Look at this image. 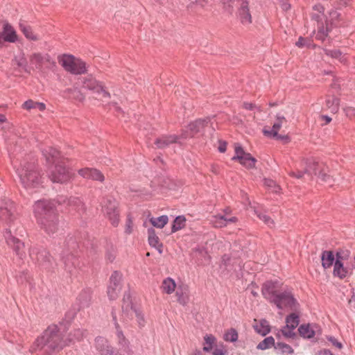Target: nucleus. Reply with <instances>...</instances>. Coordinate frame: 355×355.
<instances>
[{
  "label": "nucleus",
  "instance_id": "1",
  "mask_svg": "<svg viewBox=\"0 0 355 355\" xmlns=\"http://www.w3.org/2000/svg\"><path fill=\"white\" fill-rule=\"evenodd\" d=\"M69 345L67 339L56 324L49 325L30 347V352L40 355H53Z\"/></svg>",
  "mask_w": 355,
  "mask_h": 355
},
{
  "label": "nucleus",
  "instance_id": "2",
  "mask_svg": "<svg viewBox=\"0 0 355 355\" xmlns=\"http://www.w3.org/2000/svg\"><path fill=\"white\" fill-rule=\"evenodd\" d=\"M33 212L37 223L46 234L52 235L58 230V213L53 201L37 200L33 206Z\"/></svg>",
  "mask_w": 355,
  "mask_h": 355
},
{
  "label": "nucleus",
  "instance_id": "3",
  "mask_svg": "<svg viewBox=\"0 0 355 355\" xmlns=\"http://www.w3.org/2000/svg\"><path fill=\"white\" fill-rule=\"evenodd\" d=\"M42 155L49 164L48 176L53 182L64 183L71 178L69 170L65 167L60 152L54 148L48 146L42 150Z\"/></svg>",
  "mask_w": 355,
  "mask_h": 355
},
{
  "label": "nucleus",
  "instance_id": "4",
  "mask_svg": "<svg viewBox=\"0 0 355 355\" xmlns=\"http://www.w3.org/2000/svg\"><path fill=\"white\" fill-rule=\"evenodd\" d=\"M16 173L20 183L28 191L38 188L42 184L41 171L34 161H22L17 168Z\"/></svg>",
  "mask_w": 355,
  "mask_h": 355
},
{
  "label": "nucleus",
  "instance_id": "5",
  "mask_svg": "<svg viewBox=\"0 0 355 355\" xmlns=\"http://www.w3.org/2000/svg\"><path fill=\"white\" fill-rule=\"evenodd\" d=\"M78 248L79 244L76 239L73 236H68L65 239L60 256L64 263V269L70 276L76 275L80 268L78 258L73 253Z\"/></svg>",
  "mask_w": 355,
  "mask_h": 355
},
{
  "label": "nucleus",
  "instance_id": "6",
  "mask_svg": "<svg viewBox=\"0 0 355 355\" xmlns=\"http://www.w3.org/2000/svg\"><path fill=\"white\" fill-rule=\"evenodd\" d=\"M29 257L40 269L51 270L56 266L53 258L45 248L34 245L28 249Z\"/></svg>",
  "mask_w": 355,
  "mask_h": 355
},
{
  "label": "nucleus",
  "instance_id": "7",
  "mask_svg": "<svg viewBox=\"0 0 355 355\" xmlns=\"http://www.w3.org/2000/svg\"><path fill=\"white\" fill-rule=\"evenodd\" d=\"M3 236L7 245L12 250L19 263H24V260L26 257L25 243L12 234L11 227L6 230Z\"/></svg>",
  "mask_w": 355,
  "mask_h": 355
},
{
  "label": "nucleus",
  "instance_id": "8",
  "mask_svg": "<svg viewBox=\"0 0 355 355\" xmlns=\"http://www.w3.org/2000/svg\"><path fill=\"white\" fill-rule=\"evenodd\" d=\"M272 304L278 309H288L291 311H297L300 306L291 291L288 288L284 289L273 301Z\"/></svg>",
  "mask_w": 355,
  "mask_h": 355
},
{
  "label": "nucleus",
  "instance_id": "9",
  "mask_svg": "<svg viewBox=\"0 0 355 355\" xmlns=\"http://www.w3.org/2000/svg\"><path fill=\"white\" fill-rule=\"evenodd\" d=\"M59 63L67 71L73 74H82L86 71L85 63L76 59L71 55H64L59 58Z\"/></svg>",
  "mask_w": 355,
  "mask_h": 355
},
{
  "label": "nucleus",
  "instance_id": "10",
  "mask_svg": "<svg viewBox=\"0 0 355 355\" xmlns=\"http://www.w3.org/2000/svg\"><path fill=\"white\" fill-rule=\"evenodd\" d=\"M102 210L108 218L113 226H117L119 222L118 202L112 196L104 198L102 202Z\"/></svg>",
  "mask_w": 355,
  "mask_h": 355
},
{
  "label": "nucleus",
  "instance_id": "11",
  "mask_svg": "<svg viewBox=\"0 0 355 355\" xmlns=\"http://www.w3.org/2000/svg\"><path fill=\"white\" fill-rule=\"evenodd\" d=\"M17 219L15 205L6 198H0V220L10 225Z\"/></svg>",
  "mask_w": 355,
  "mask_h": 355
},
{
  "label": "nucleus",
  "instance_id": "12",
  "mask_svg": "<svg viewBox=\"0 0 355 355\" xmlns=\"http://www.w3.org/2000/svg\"><path fill=\"white\" fill-rule=\"evenodd\" d=\"M283 290L280 282L270 280L262 285L261 294L266 300L272 303Z\"/></svg>",
  "mask_w": 355,
  "mask_h": 355
},
{
  "label": "nucleus",
  "instance_id": "13",
  "mask_svg": "<svg viewBox=\"0 0 355 355\" xmlns=\"http://www.w3.org/2000/svg\"><path fill=\"white\" fill-rule=\"evenodd\" d=\"M232 6L238 8L237 18L243 24H250L252 22V17L247 0H230Z\"/></svg>",
  "mask_w": 355,
  "mask_h": 355
},
{
  "label": "nucleus",
  "instance_id": "14",
  "mask_svg": "<svg viewBox=\"0 0 355 355\" xmlns=\"http://www.w3.org/2000/svg\"><path fill=\"white\" fill-rule=\"evenodd\" d=\"M122 275L118 271H114L110 277V284L107 287V296L110 300H114L118 297L121 289Z\"/></svg>",
  "mask_w": 355,
  "mask_h": 355
},
{
  "label": "nucleus",
  "instance_id": "15",
  "mask_svg": "<svg viewBox=\"0 0 355 355\" xmlns=\"http://www.w3.org/2000/svg\"><path fill=\"white\" fill-rule=\"evenodd\" d=\"M111 314L116 329V334L118 339V345H119L121 349H123L125 352H126L128 354H130L132 353V350L130 348V343L128 340L126 339V338L125 337L123 331L121 330L117 322L116 315L114 309H112Z\"/></svg>",
  "mask_w": 355,
  "mask_h": 355
},
{
  "label": "nucleus",
  "instance_id": "16",
  "mask_svg": "<svg viewBox=\"0 0 355 355\" xmlns=\"http://www.w3.org/2000/svg\"><path fill=\"white\" fill-rule=\"evenodd\" d=\"M83 87L89 90H92L97 94H102L104 98H110V94L107 92L101 83L96 81L92 76H88L84 78L83 80Z\"/></svg>",
  "mask_w": 355,
  "mask_h": 355
},
{
  "label": "nucleus",
  "instance_id": "17",
  "mask_svg": "<svg viewBox=\"0 0 355 355\" xmlns=\"http://www.w3.org/2000/svg\"><path fill=\"white\" fill-rule=\"evenodd\" d=\"M210 122L209 118L206 119H200L198 120H196L195 121H193L190 123L188 125V129L189 132V133H182L181 135V137L183 139H187L189 137H193L195 135H196L198 132H200L203 130V129L208 125V123Z\"/></svg>",
  "mask_w": 355,
  "mask_h": 355
},
{
  "label": "nucleus",
  "instance_id": "18",
  "mask_svg": "<svg viewBox=\"0 0 355 355\" xmlns=\"http://www.w3.org/2000/svg\"><path fill=\"white\" fill-rule=\"evenodd\" d=\"M95 347L101 355H121L114 351L106 338L101 336L96 338Z\"/></svg>",
  "mask_w": 355,
  "mask_h": 355
},
{
  "label": "nucleus",
  "instance_id": "19",
  "mask_svg": "<svg viewBox=\"0 0 355 355\" xmlns=\"http://www.w3.org/2000/svg\"><path fill=\"white\" fill-rule=\"evenodd\" d=\"M130 299V294L125 293L123 296V304L122 306L123 314H125V312H127L128 313V311H130L131 314L134 313L135 315V317L137 318V322H138L139 327H144V322H145L144 318L143 315L139 311H138L137 310H136L135 309L133 308V306H132Z\"/></svg>",
  "mask_w": 355,
  "mask_h": 355
},
{
  "label": "nucleus",
  "instance_id": "20",
  "mask_svg": "<svg viewBox=\"0 0 355 355\" xmlns=\"http://www.w3.org/2000/svg\"><path fill=\"white\" fill-rule=\"evenodd\" d=\"M92 302V291L91 288L82 290L77 297V303L80 309L88 308Z\"/></svg>",
  "mask_w": 355,
  "mask_h": 355
},
{
  "label": "nucleus",
  "instance_id": "21",
  "mask_svg": "<svg viewBox=\"0 0 355 355\" xmlns=\"http://www.w3.org/2000/svg\"><path fill=\"white\" fill-rule=\"evenodd\" d=\"M78 173L80 176H82L84 178L91 179L93 180L103 182L105 179L103 173L100 171H98L96 168H82L78 171Z\"/></svg>",
  "mask_w": 355,
  "mask_h": 355
},
{
  "label": "nucleus",
  "instance_id": "22",
  "mask_svg": "<svg viewBox=\"0 0 355 355\" xmlns=\"http://www.w3.org/2000/svg\"><path fill=\"white\" fill-rule=\"evenodd\" d=\"M59 203L67 204V206L71 207L73 209L77 211L80 214L84 213L85 211V206L82 200L77 197H70L69 198H62L58 201Z\"/></svg>",
  "mask_w": 355,
  "mask_h": 355
},
{
  "label": "nucleus",
  "instance_id": "23",
  "mask_svg": "<svg viewBox=\"0 0 355 355\" xmlns=\"http://www.w3.org/2000/svg\"><path fill=\"white\" fill-rule=\"evenodd\" d=\"M2 40L5 42H15L17 40V35L14 28L7 21H3L2 32Z\"/></svg>",
  "mask_w": 355,
  "mask_h": 355
},
{
  "label": "nucleus",
  "instance_id": "24",
  "mask_svg": "<svg viewBox=\"0 0 355 355\" xmlns=\"http://www.w3.org/2000/svg\"><path fill=\"white\" fill-rule=\"evenodd\" d=\"M287 120L286 118L278 114L276 116V121L274 123L272 128L271 130H263V134L264 135L272 137V135H277L278 131L280 130L282 126L283 125L284 123H286Z\"/></svg>",
  "mask_w": 355,
  "mask_h": 355
},
{
  "label": "nucleus",
  "instance_id": "25",
  "mask_svg": "<svg viewBox=\"0 0 355 355\" xmlns=\"http://www.w3.org/2000/svg\"><path fill=\"white\" fill-rule=\"evenodd\" d=\"M351 274L350 269L345 266L344 263L335 261L334 265L333 275L334 277L343 279Z\"/></svg>",
  "mask_w": 355,
  "mask_h": 355
},
{
  "label": "nucleus",
  "instance_id": "26",
  "mask_svg": "<svg viewBox=\"0 0 355 355\" xmlns=\"http://www.w3.org/2000/svg\"><path fill=\"white\" fill-rule=\"evenodd\" d=\"M148 241L151 247L157 249L159 253L162 252L163 245L159 242V239L153 228L148 229Z\"/></svg>",
  "mask_w": 355,
  "mask_h": 355
},
{
  "label": "nucleus",
  "instance_id": "27",
  "mask_svg": "<svg viewBox=\"0 0 355 355\" xmlns=\"http://www.w3.org/2000/svg\"><path fill=\"white\" fill-rule=\"evenodd\" d=\"M179 137L177 135H164L156 139L155 144L159 148H164L171 144L178 142Z\"/></svg>",
  "mask_w": 355,
  "mask_h": 355
},
{
  "label": "nucleus",
  "instance_id": "28",
  "mask_svg": "<svg viewBox=\"0 0 355 355\" xmlns=\"http://www.w3.org/2000/svg\"><path fill=\"white\" fill-rule=\"evenodd\" d=\"M322 266L324 269L331 268L334 265L336 258L335 254L331 250H324L321 254Z\"/></svg>",
  "mask_w": 355,
  "mask_h": 355
},
{
  "label": "nucleus",
  "instance_id": "29",
  "mask_svg": "<svg viewBox=\"0 0 355 355\" xmlns=\"http://www.w3.org/2000/svg\"><path fill=\"white\" fill-rule=\"evenodd\" d=\"M44 60L49 62L50 60V56L47 54L43 56L40 53H33L30 56V62L32 65L35 66L36 69H41Z\"/></svg>",
  "mask_w": 355,
  "mask_h": 355
},
{
  "label": "nucleus",
  "instance_id": "30",
  "mask_svg": "<svg viewBox=\"0 0 355 355\" xmlns=\"http://www.w3.org/2000/svg\"><path fill=\"white\" fill-rule=\"evenodd\" d=\"M340 99L334 96L328 95L326 98L325 105L331 113H336L339 110Z\"/></svg>",
  "mask_w": 355,
  "mask_h": 355
},
{
  "label": "nucleus",
  "instance_id": "31",
  "mask_svg": "<svg viewBox=\"0 0 355 355\" xmlns=\"http://www.w3.org/2000/svg\"><path fill=\"white\" fill-rule=\"evenodd\" d=\"M300 335L304 338L310 339L314 337L315 331L311 327L309 324H301L298 328Z\"/></svg>",
  "mask_w": 355,
  "mask_h": 355
},
{
  "label": "nucleus",
  "instance_id": "32",
  "mask_svg": "<svg viewBox=\"0 0 355 355\" xmlns=\"http://www.w3.org/2000/svg\"><path fill=\"white\" fill-rule=\"evenodd\" d=\"M254 329L259 334L264 336L270 331L268 322L266 320H261L259 324L254 326Z\"/></svg>",
  "mask_w": 355,
  "mask_h": 355
},
{
  "label": "nucleus",
  "instance_id": "33",
  "mask_svg": "<svg viewBox=\"0 0 355 355\" xmlns=\"http://www.w3.org/2000/svg\"><path fill=\"white\" fill-rule=\"evenodd\" d=\"M22 107L27 110L37 109L40 111H43L45 110L46 105L43 103L35 102L33 100H28L23 103Z\"/></svg>",
  "mask_w": 355,
  "mask_h": 355
},
{
  "label": "nucleus",
  "instance_id": "34",
  "mask_svg": "<svg viewBox=\"0 0 355 355\" xmlns=\"http://www.w3.org/2000/svg\"><path fill=\"white\" fill-rule=\"evenodd\" d=\"M149 220L154 227L161 229L168 223V218L166 215H163L157 218L152 217Z\"/></svg>",
  "mask_w": 355,
  "mask_h": 355
},
{
  "label": "nucleus",
  "instance_id": "35",
  "mask_svg": "<svg viewBox=\"0 0 355 355\" xmlns=\"http://www.w3.org/2000/svg\"><path fill=\"white\" fill-rule=\"evenodd\" d=\"M300 323L299 315L295 313H293L286 318V325L287 327L295 330Z\"/></svg>",
  "mask_w": 355,
  "mask_h": 355
},
{
  "label": "nucleus",
  "instance_id": "36",
  "mask_svg": "<svg viewBox=\"0 0 355 355\" xmlns=\"http://www.w3.org/2000/svg\"><path fill=\"white\" fill-rule=\"evenodd\" d=\"M176 287L175 281L171 277H167L162 282V288L163 291L167 294H171Z\"/></svg>",
  "mask_w": 355,
  "mask_h": 355
},
{
  "label": "nucleus",
  "instance_id": "37",
  "mask_svg": "<svg viewBox=\"0 0 355 355\" xmlns=\"http://www.w3.org/2000/svg\"><path fill=\"white\" fill-rule=\"evenodd\" d=\"M275 349L277 354H292L294 352L293 348L289 345L281 342L276 343L275 345Z\"/></svg>",
  "mask_w": 355,
  "mask_h": 355
},
{
  "label": "nucleus",
  "instance_id": "38",
  "mask_svg": "<svg viewBox=\"0 0 355 355\" xmlns=\"http://www.w3.org/2000/svg\"><path fill=\"white\" fill-rule=\"evenodd\" d=\"M210 221L213 226L217 228H221L226 226L225 215L218 214L212 216Z\"/></svg>",
  "mask_w": 355,
  "mask_h": 355
},
{
  "label": "nucleus",
  "instance_id": "39",
  "mask_svg": "<svg viewBox=\"0 0 355 355\" xmlns=\"http://www.w3.org/2000/svg\"><path fill=\"white\" fill-rule=\"evenodd\" d=\"M276 345L275 342V339L272 336H268L264 338L262 341H261L257 346L258 349L265 350L269 349L272 347H275Z\"/></svg>",
  "mask_w": 355,
  "mask_h": 355
},
{
  "label": "nucleus",
  "instance_id": "40",
  "mask_svg": "<svg viewBox=\"0 0 355 355\" xmlns=\"http://www.w3.org/2000/svg\"><path fill=\"white\" fill-rule=\"evenodd\" d=\"M324 53L328 56L338 59L341 63L346 62V58L338 49H324Z\"/></svg>",
  "mask_w": 355,
  "mask_h": 355
},
{
  "label": "nucleus",
  "instance_id": "41",
  "mask_svg": "<svg viewBox=\"0 0 355 355\" xmlns=\"http://www.w3.org/2000/svg\"><path fill=\"white\" fill-rule=\"evenodd\" d=\"M86 335V331L82 329H77L70 333L67 341L69 344L73 340H81Z\"/></svg>",
  "mask_w": 355,
  "mask_h": 355
},
{
  "label": "nucleus",
  "instance_id": "42",
  "mask_svg": "<svg viewBox=\"0 0 355 355\" xmlns=\"http://www.w3.org/2000/svg\"><path fill=\"white\" fill-rule=\"evenodd\" d=\"M186 218L184 216H177L172 225L171 232H175L185 226Z\"/></svg>",
  "mask_w": 355,
  "mask_h": 355
},
{
  "label": "nucleus",
  "instance_id": "43",
  "mask_svg": "<svg viewBox=\"0 0 355 355\" xmlns=\"http://www.w3.org/2000/svg\"><path fill=\"white\" fill-rule=\"evenodd\" d=\"M14 61L18 67H21L26 72L30 73V68L28 67L24 54L22 53L15 56Z\"/></svg>",
  "mask_w": 355,
  "mask_h": 355
},
{
  "label": "nucleus",
  "instance_id": "44",
  "mask_svg": "<svg viewBox=\"0 0 355 355\" xmlns=\"http://www.w3.org/2000/svg\"><path fill=\"white\" fill-rule=\"evenodd\" d=\"M19 28L24 36L33 41L37 40V37L33 33L32 29L30 26H26L25 24L20 23Z\"/></svg>",
  "mask_w": 355,
  "mask_h": 355
},
{
  "label": "nucleus",
  "instance_id": "45",
  "mask_svg": "<svg viewBox=\"0 0 355 355\" xmlns=\"http://www.w3.org/2000/svg\"><path fill=\"white\" fill-rule=\"evenodd\" d=\"M256 162L257 159L248 153L240 163L248 168H253L255 167Z\"/></svg>",
  "mask_w": 355,
  "mask_h": 355
},
{
  "label": "nucleus",
  "instance_id": "46",
  "mask_svg": "<svg viewBox=\"0 0 355 355\" xmlns=\"http://www.w3.org/2000/svg\"><path fill=\"white\" fill-rule=\"evenodd\" d=\"M350 255V252L347 250H339L336 251L335 254L336 261L344 263L347 261Z\"/></svg>",
  "mask_w": 355,
  "mask_h": 355
},
{
  "label": "nucleus",
  "instance_id": "47",
  "mask_svg": "<svg viewBox=\"0 0 355 355\" xmlns=\"http://www.w3.org/2000/svg\"><path fill=\"white\" fill-rule=\"evenodd\" d=\"M205 345L203 347V350L205 352H209L213 347V345L215 344L216 338L211 334L206 335L204 338Z\"/></svg>",
  "mask_w": 355,
  "mask_h": 355
},
{
  "label": "nucleus",
  "instance_id": "48",
  "mask_svg": "<svg viewBox=\"0 0 355 355\" xmlns=\"http://www.w3.org/2000/svg\"><path fill=\"white\" fill-rule=\"evenodd\" d=\"M254 212L257 217L268 227H272L274 226V221L269 216L266 215L265 213L257 210H255Z\"/></svg>",
  "mask_w": 355,
  "mask_h": 355
},
{
  "label": "nucleus",
  "instance_id": "49",
  "mask_svg": "<svg viewBox=\"0 0 355 355\" xmlns=\"http://www.w3.org/2000/svg\"><path fill=\"white\" fill-rule=\"evenodd\" d=\"M225 341L234 343L238 340V333L235 329H230L224 334Z\"/></svg>",
  "mask_w": 355,
  "mask_h": 355
},
{
  "label": "nucleus",
  "instance_id": "50",
  "mask_svg": "<svg viewBox=\"0 0 355 355\" xmlns=\"http://www.w3.org/2000/svg\"><path fill=\"white\" fill-rule=\"evenodd\" d=\"M207 4V0H189L188 8L191 10H198Z\"/></svg>",
  "mask_w": 355,
  "mask_h": 355
},
{
  "label": "nucleus",
  "instance_id": "51",
  "mask_svg": "<svg viewBox=\"0 0 355 355\" xmlns=\"http://www.w3.org/2000/svg\"><path fill=\"white\" fill-rule=\"evenodd\" d=\"M319 168V164L318 162H315V161H310L309 163H307V166L305 169V173L309 174V175H318V170Z\"/></svg>",
  "mask_w": 355,
  "mask_h": 355
},
{
  "label": "nucleus",
  "instance_id": "52",
  "mask_svg": "<svg viewBox=\"0 0 355 355\" xmlns=\"http://www.w3.org/2000/svg\"><path fill=\"white\" fill-rule=\"evenodd\" d=\"M246 154H248V153H245L239 144H236L235 146V155L232 158V159L239 160V162H241V161L243 159L244 155Z\"/></svg>",
  "mask_w": 355,
  "mask_h": 355
},
{
  "label": "nucleus",
  "instance_id": "53",
  "mask_svg": "<svg viewBox=\"0 0 355 355\" xmlns=\"http://www.w3.org/2000/svg\"><path fill=\"white\" fill-rule=\"evenodd\" d=\"M263 184L273 193H278L280 190L279 186L277 185L276 182L271 179H264Z\"/></svg>",
  "mask_w": 355,
  "mask_h": 355
},
{
  "label": "nucleus",
  "instance_id": "54",
  "mask_svg": "<svg viewBox=\"0 0 355 355\" xmlns=\"http://www.w3.org/2000/svg\"><path fill=\"white\" fill-rule=\"evenodd\" d=\"M318 178L321 181L327 183L329 186H332L333 183L335 182V180L330 175L323 171L319 172Z\"/></svg>",
  "mask_w": 355,
  "mask_h": 355
},
{
  "label": "nucleus",
  "instance_id": "55",
  "mask_svg": "<svg viewBox=\"0 0 355 355\" xmlns=\"http://www.w3.org/2000/svg\"><path fill=\"white\" fill-rule=\"evenodd\" d=\"M295 45L299 48L307 47L311 48L314 46L312 44V41L309 38H304L300 37L298 40L296 42Z\"/></svg>",
  "mask_w": 355,
  "mask_h": 355
},
{
  "label": "nucleus",
  "instance_id": "56",
  "mask_svg": "<svg viewBox=\"0 0 355 355\" xmlns=\"http://www.w3.org/2000/svg\"><path fill=\"white\" fill-rule=\"evenodd\" d=\"M281 332L282 334V335L286 338H294L296 337L297 334L294 331L293 329H291V328L289 327H287L286 325L284 326L282 329H281Z\"/></svg>",
  "mask_w": 355,
  "mask_h": 355
},
{
  "label": "nucleus",
  "instance_id": "57",
  "mask_svg": "<svg viewBox=\"0 0 355 355\" xmlns=\"http://www.w3.org/2000/svg\"><path fill=\"white\" fill-rule=\"evenodd\" d=\"M328 35V29L324 28L322 25L318 24V31L316 35V39L324 41Z\"/></svg>",
  "mask_w": 355,
  "mask_h": 355
},
{
  "label": "nucleus",
  "instance_id": "58",
  "mask_svg": "<svg viewBox=\"0 0 355 355\" xmlns=\"http://www.w3.org/2000/svg\"><path fill=\"white\" fill-rule=\"evenodd\" d=\"M69 93L72 94L73 98H76L79 101H83L85 98L84 95L76 89H68Z\"/></svg>",
  "mask_w": 355,
  "mask_h": 355
},
{
  "label": "nucleus",
  "instance_id": "59",
  "mask_svg": "<svg viewBox=\"0 0 355 355\" xmlns=\"http://www.w3.org/2000/svg\"><path fill=\"white\" fill-rule=\"evenodd\" d=\"M176 296L178 297V301L181 304L184 305V304H186L187 303L188 297H187V295H184L182 292H180V291H177Z\"/></svg>",
  "mask_w": 355,
  "mask_h": 355
},
{
  "label": "nucleus",
  "instance_id": "60",
  "mask_svg": "<svg viewBox=\"0 0 355 355\" xmlns=\"http://www.w3.org/2000/svg\"><path fill=\"white\" fill-rule=\"evenodd\" d=\"M116 257V250L113 248L107 250L106 252V259L112 262Z\"/></svg>",
  "mask_w": 355,
  "mask_h": 355
},
{
  "label": "nucleus",
  "instance_id": "61",
  "mask_svg": "<svg viewBox=\"0 0 355 355\" xmlns=\"http://www.w3.org/2000/svg\"><path fill=\"white\" fill-rule=\"evenodd\" d=\"M327 340L331 343L332 345L337 347L338 349L343 348V344L339 342L335 337L329 336L327 338Z\"/></svg>",
  "mask_w": 355,
  "mask_h": 355
},
{
  "label": "nucleus",
  "instance_id": "62",
  "mask_svg": "<svg viewBox=\"0 0 355 355\" xmlns=\"http://www.w3.org/2000/svg\"><path fill=\"white\" fill-rule=\"evenodd\" d=\"M243 106L245 109L248 110H257L259 112L261 111L260 107L257 106L255 104H254L252 103L245 102V103H243Z\"/></svg>",
  "mask_w": 355,
  "mask_h": 355
},
{
  "label": "nucleus",
  "instance_id": "63",
  "mask_svg": "<svg viewBox=\"0 0 355 355\" xmlns=\"http://www.w3.org/2000/svg\"><path fill=\"white\" fill-rule=\"evenodd\" d=\"M272 137H275L278 140H282L284 144H288L291 139L288 135H282L277 132V135H272Z\"/></svg>",
  "mask_w": 355,
  "mask_h": 355
},
{
  "label": "nucleus",
  "instance_id": "64",
  "mask_svg": "<svg viewBox=\"0 0 355 355\" xmlns=\"http://www.w3.org/2000/svg\"><path fill=\"white\" fill-rule=\"evenodd\" d=\"M344 110H345V114L348 117L355 116V108L354 107H347L345 108Z\"/></svg>",
  "mask_w": 355,
  "mask_h": 355
}]
</instances>
